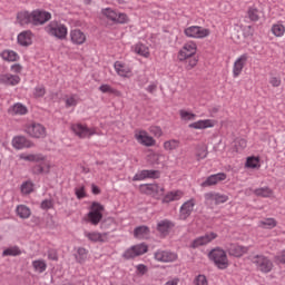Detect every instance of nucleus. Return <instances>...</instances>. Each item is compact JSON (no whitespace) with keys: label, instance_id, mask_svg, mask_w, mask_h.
I'll return each mask as SVG.
<instances>
[{"label":"nucleus","instance_id":"1","mask_svg":"<svg viewBox=\"0 0 285 285\" xmlns=\"http://www.w3.org/2000/svg\"><path fill=\"white\" fill-rule=\"evenodd\" d=\"M208 257L220 271L228 268V256L224 249L216 247L209 252Z\"/></svg>","mask_w":285,"mask_h":285},{"label":"nucleus","instance_id":"2","mask_svg":"<svg viewBox=\"0 0 285 285\" xmlns=\"http://www.w3.org/2000/svg\"><path fill=\"white\" fill-rule=\"evenodd\" d=\"M46 32L51 37H56V39L63 41V39L68 37V27H66V24L59 23L58 21H51L46 27Z\"/></svg>","mask_w":285,"mask_h":285},{"label":"nucleus","instance_id":"3","mask_svg":"<svg viewBox=\"0 0 285 285\" xmlns=\"http://www.w3.org/2000/svg\"><path fill=\"white\" fill-rule=\"evenodd\" d=\"M184 35L189 39H206V37L210 36V29L200 26H191L184 30Z\"/></svg>","mask_w":285,"mask_h":285},{"label":"nucleus","instance_id":"4","mask_svg":"<svg viewBox=\"0 0 285 285\" xmlns=\"http://www.w3.org/2000/svg\"><path fill=\"white\" fill-rule=\"evenodd\" d=\"M104 205L95 202L91 205V210L88 213V220L92 226L99 225V222L104 219Z\"/></svg>","mask_w":285,"mask_h":285},{"label":"nucleus","instance_id":"5","mask_svg":"<svg viewBox=\"0 0 285 285\" xmlns=\"http://www.w3.org/2000/svg\"><path fill=\"white\" fill-rule=\"evenodd\" d=\"M253 264L256 265L261 273H271L273 271V261L264 255L254 256Z\"/></svg>","mask_w":285,"mask_h":285},{"label":"nucleus","instance_id":"6","mask_svg":"<svg viewBox=\"0 0 285 285\" xmlns=\"http://www.w3.org/2000/svg\"><path fill=\"white\" fill-rule=\"evenodd\" d=\"M145 253H148V245L146 244H138L134 245L130 248H128L124 254V259H135V257H139L140 255H145Z\"/></svg>","mask_w":285,"mask_h":285},{"label":"nucleus","instance_id":"7","mask_svg":"<svg viewBox=\"0 0 285 285\" xmlns=\"http://www.w3.org/2000/svg\"><path fill=\"white\" fill-rule=\"evenodd\" d=\"M72 132L77 135L80 139H86V137L90 138L92 135H97L96 128H88L81 124H75L71 126Z\"/></svg>","mask_w":285,"mask_h":285},{"label":"nucleus","instance_id":"8","mask_svg":"<svg viewBox=\"0 0 285 285\" xmlns=\"http://www.w3.org/2000/svg\"><path fill=\"white\" fill-rule=\"evenodd\" d=\"M195 55H197V43L189 41L180 49L178 59L179 61H186V59L195 57Z\"/></svg>","mask_w":285,"mask_h":285},{"label":"nucleus","instance_id":"9","mask_svg":"<svg viewBox=\"0 0 285 285\" xmlns=\"http://www.w3.org/2000/svg\"><path fill=\"white\" fill-rule=\"evenodd\" d=\"M102 14L110 21H114V23H127L128 22V16L126 13H117V11H115L110 8L104 9Z\"/></svg>","mask_w":285,"mask_h":285},{"label":"nucleus","instance_id":"10","mask_svg":"<svg viewBox=\"0 0 285 285\" xmlns=\"http://www.w3.org/2000/svg\"><path fill=\"white\" fill-rule=\"evenodd\" d=\"M26 132L29 137L41 139L46 137V127L41 124H31L26 127Z\"/></svg>","mask_w":285,"mask_h":285},{"label":"nucleus","instance_id":"11","mask_svg":"<svg viewBox=\"0 0 285 285\" xmlns=\"http://www.w3.org/2000/svg\"><path fill=\"white\" fill-rule=\"evenodd\" d=\"M32 19H33V26H43V23H48V21L52 19V14L43 10H33Z\"/></svg>","mask_w":285,"mask_h":285},{"label":"nucleus","instance_id":"12","mask_svg":"<svg viewBox=\"0 0 285 285\" xmlns=\"http://www.w3.org/2000/svg\"><path fill=\"white\" fill-rule=\"evenodd\" d=\"M154 257L157 262H163V263L177 262V254L169 250L158 249L154 254Z\"/></svg>","mask_w":285,"mask_h":285},{"label":"nucleus","instance_id":"13","mask_svg":"<svg viewBox=\"0 0 285 285\" xmlns=\"http://www.w3.org/2000/svg\"><path fill=\"white\" fill-rule=\"evenodd\" d=\"M193 210H195V198H191L181 205L179 218L186 220L190 215H193Z\"/></svg>","mask_w":285,"mask_h":285},{"label":"nucleus","instance_id":"14","mask_svg":"<svg viewBox=\"0 0 285 285\" xmlns=\"http://www.w3.org/2000/svg\"><path fill=\"white\" fill-rule=\"evenodd\" d=\"M159 175H161L159 170L144 169L134 176V181H141L144 179H159Z\"/></svg>","mask_w":285,"mask_h":285},{"label":"nucleus","instance_id":"15","mask_svg":"<svg viewBox=\"0 0 285 285\" xmlns=\"http://www.w3.org/2000/svg\"><path fill=\"white\" fill-rule=\"evenodd\" d=\"M32 175H49L50 174V161L45 156V159L35 165L31 168Z\"/></svg>","mask_w":285,"mask_h":285},{"label":"nucleus","instance_id":"16","mask_svg":"<svg viewBox=\"0 0 285 285\" xmlns=\"http://www.w3.org/2000/svg\"><path fill=\"white\" fill-rule=\"evenodd\" d=\"M224 180H226V174L218 173L207 177L206 180L200 184V186L202 188H208L210 186H217L219 181H224Z\"/></svg>","mask_w":285,"mask_h":285},{"label":"nucleus","instance_id":"17","mask_svg":"<svg viewBox=\"0 0 285 285\" xmlns=\"http://www.w3.org/2000/svg\"><path fill=\"white\" fill-rule=\"evenodd\" d=\"M175 228V223L168 219L158 222L156 230L160 234V237H168L170 235V229Z\"/></svg>","mask_w":285,"mask_h":285},{"label":"nucleus","instance_id":"18","mask_svg":"<svg viewBox=\"0 0 285 285\" xmlns=\"http://www.w3.org/2000/svg\"><path fill=\"white\" fill-rule=\"evenodd\" d=\"M140 189L146 195L157 197V195H164V187H159L157 184H145L140 186Z\"/></svg>","mask_w":285,"mask_h":285},{"label":"nucleus","instance_id":"19","mask_svg":"<svg viewBox=\"0 0 285 285\" xmlns=\"http://www.w3.org/2000/svg\"><path fill=\"white\" fill-rule=\"evenodd\" d=\"M213 239H217V235L215 233L205 234L193 240L191 248H199V246H206V244H210Z\"/></svg>","mask_w":285,"mask_h":285},{"label":"nucleus","instance_id":"20","mask_svg":"<svg viewBox=\"0 0 285 285\" xmlns=\"http://www.w3.org/2000/svg\"><path fill=\"white\" fill-rule=\"evenodd\" d=\"M227 253L232 257H242L243 255H246V253H248V247L237 244H229L227 245Z\"/></svg>","mask_w":285,"mask_h":285},{"label":"nucleus","instance_id":"21","mask_svg":"<svg viewBox=\"0 0 285 285\" xmlns=\"http://www.w3.org/2000/svg\"><path fill=\"white\" fill-rule=\"evenodd\" d=\"M246 61H248V53L242 55L235 62L233 67L234 77H238L242 75L244 70V66H246Z\"/></svg>","mask_w":285,"mask_h":285},{"label":"nucleus","instance_id":"22","mask_svg":"<svg viewBox=\"0 0 285 285\" xmlns=\"http://www.w3.org/2000/svg\"><path fill=\"white\" fill-rule=\"evenodd\" d=\"M12 146L17 150H21L23 148H32V142L28 140V138L23 136H17L12 139Z\"/></svg>","mask_w":285,"mask_h":285},{"label":"nucleus","instance_id":"23","mask_svg":"<svg viewBox=\"0 0 285 285\" xmlns=\"http://www.w3.org/2000/svg\"><path fill=\"white\" fill-rule=\"evenodd\" d=\"M20 81H21V78L17 75H12V73L0 75V83H4V86H18Z\"/></svg>","mask_w":285,"mask_h":285},{"label":"nucleus","instance_id":"24","mask_svg":"<svg viewBox=\"0 0 285 285\" xmlns=\"http://www.w3.org/2000/svg\"><path fill=\"white\" fill-rule=\"evenodd\" d=\"M85 236L89 239V242H100L101 244L108 242V233L86 232Z\"/></svg>","mask_w":285,"mask_h":285},{"label":"nucleus","instance_id":"25","mask_svg":"<svg viewBox=\"0 0 285 285\" xmlns=\"http://www.w3.org/2000/svg\"><path fill=\"white\" fill-rule=\"evenodd\" d=\"M70 39L76 46H83L86 43V33L79 29H73L70 31Z\"/></svg>","mask_w":285,"mask_h":285},{"label":"nucleus","instance_id":"26","mask_svg":"<svg viewBox=\"0 0 285 285\" xmlns=\"http://www.w3.org/2000/svg\"><path fill=\"white\" fill-rule=\"evenodd\" d=\"M205 199L207 202H215L216 205L226 204L228 202V196L219 193H207L205 194Z\"/></svg>","mask_w":285,"mask_h":285},{"label":"nucleus","instance_id":"27","mask_svg":"<svg viewBox=\"0 0 285 285\" xmlns=\"http://www.w3.org/2000/svg\"><path fill=\"white\" fill-rule=\"evenodd\" d=\"M18 43L19 46H23L28 48V46H32V31L26 30L18 35Z\"/></svg>","mask_w":285,"mask_h":285},{"label":"nucleus","instance_id":"28","mask_svg":"<svg viewBox=\"0 0 285 285\" xmlns=\"http://www.w3.org/2000/svg\"><path fill=\"white\" fill-rule=\"evenodd\" d=\"M17 21L18 23H20V26H28L30 23L33 26L32 12H28V11L18 12Z\"/></svg>","mask_w":285,"mask_h":285},{"label":"nucleus","instance_id":"29","mask_svg":"<svg viewBox=\"0 0 285 285\" xmlns=\"http://www.w3.org/2000/svg\"><path fill=\"white\" fill-rule=\"evenodd\" d=\"M134 236L137 239H148L150 237V228L146 225L138 226L134 229Z\"/></svg>","mask_w":285,"mask_h":285},{"label":"nucleus","instance_id":"30","mask_svg":"<svg viewBox=\"0 0 285 285\" xmlns=\"http://www.w3.org/2000/svg\"><path fill=\"white\" fill-rule=\"evenodd\" d=\"M215 126V120L206 119L198 120L189 125V128H194L195 130H204L206 128H213Z\"/></svg>","mask_w":285,"mask_h":285},{"label":"nucleus","instance_id":"31","mask_svg":"<svg viewBox=\"0 0 285 285\" xmlns=\"http://www.w3.org/2000/svg\"><path fill=\"white\" fill-rule=\"evenodd\" d=\"M136 139L139 144H141L142 146H155V139L150 136H148V134H146V131H141L138 135H136Z\"/></svg>","mask_w":285,"mask_h":285},{"label":"nucleus","instance_id":"32","mask_svg":"<svg viewBox=\"0 0 285 285\" xmlns=\"http://www.w3.org/2000/svg\"><path fill=\"white\" fill-rule=\"evenodd\" d=\"M9 115H27L28 108L23 106L21 102L14 104L8 110Z\"/></svg>","mask_w":285,"mask_h":285},{"label":"nucleus","instance_id":"33","mask_svg":"<svg viewBox=\"0 0 285 285\" xmlns=\"http://www.w3.org/2000/svg\"><path fill=\"white\" fill-rule=\"evenodd\" d=\"M20 159H23L24 161H35L36 164H39L46 159V156H43V154H21Z\"/></svg>","mask_w":285,"mask_h":285},{"label":"nucleus","instance_id":"34","mask_svg":"<svg viewBox=\"0 0 285 285\" xmlns=\"http://www.w3.org/2000/svg\"><path fill=\"white\" fill-rule=\"evenodd\" d=\"M184 193L180 190L177 191H170L163 198V204H170V202H178V199H181Z\"/></svg>","mask_w":285,"mask_h":285},{"label":"nucleus","instance_id":"35","mask_svg":"<svg viewBox=\"0 0 285 285\" xmlns=\"http://www.w3.org/2000/svg\"><path fill=\"white\" fill-rule=\"evenodd\" d=\"M115 70L117 72V75H119V77H128V75H130V68H128L126 65L116 61L115 62Z\"/></svg>","mask_w":285,"mask_h":285},{"label":"nucleus","instance_id":"36","mask_svg":"<svg viewBox=\"0 0 285 285\" xmlns=\"http://www.w3.org/2000/svg\"><path fill=\"white\" fill-rule=\"evenodd\" d=\"M4 61H19V55L12 50H4L0 53Z\"/></svg>","mask_w":285,"mask_h":285},{"label":"nucleus","instance_id":"37","mask_svg":"<svg viewBox=\"0 0 285 285\" xmlns=\"http://www.w3.org/2000/svg\"><path fill=\"white\" fill-rule=\"evenodd\" d=\"M206 157H208V147L206 145H198L196 147L197 161H202V159H206Z\"/></svg>","mask_w":285,"mask_h":285},{"label":"nucleus","instance_id":"38","mask_svg":"<svg viewBox=\"0 0 285 285\" xmlns=\"http://www.w3.org/2000/svg\"><path fill=\"white\" fill-rule=\"evenodd\" d=\"M17 215L20 216L21 219H28V217L32 215V212L30 210V207L26 205H19L17 207Z\"/></svg>","mask_w":285,"mask_h":285},{"label":"nucleus","instance_id":"39","mask_svg":"<svg viewBox=\"0 0 285 285\" xmlns=\"http://www.w3.org/2000/svg\"><path fill=\"white\" fill-rule=\"evenodd\" d=\"M135 52L136 55H140V57H146V58L150 57V51L148 47H146V45L144 43H137L135 46Z\"/></svg>","mask_w":285,"mask_h":285},{"label":"nucleus","instance_id":"40","mask_svg":"<svg viewBox=\"0 0 285 285\" xmlns=\"http://www.w3.org/2000/svg\"><path fill=\"white\" fill-rule=\"evenodd\" d=\"M100 92H108L109 95H115V97H121V91L112 88L110 85H101L99 87Z\"/></svg>","mask_w":285,"mask_h":285},{"label":"nucleus","instance_id":"41","mask_svg":"<svg viewBox=\"0 0 285 285\" xmlns=\"http://www.w3.org/2000/svg\"><path fill=\"white\" fill-rule=\"evenodd\" d=\"M75 257L79 264H83V262H86V259H88V250L83 247H79L77 249V254L75 255Z\"/></svg>","mask_w":285,"mask_h":285},{"label":"nucleus","instance_id":"42","mask_svg":"<svg viewBox=\"0 0 285 285\" xmlns=\"http://www.w3.org/2000/svg\"><path fill=\"white\" fill-rule=\"evenodd\" d=\"M256 197H271L273 195V189L269 187H261L254 190Z\"/></svg>","mask_w":285,"mask_h":285},{"label":"nucleus","instance_id":"43","mask_svg":"<svg viewBox=\"0 0 285 285\" xmlns=\"http://www.w3.org/2000/svg\"><path fill=\"white\" fill-rule=\"evenodd\" d=\"M17 255H21V249L19 247H9L2 252L3 257H17Z\"/></svg>","mask_w":285,"mask_h":285},{"label":"nucleus","instance_id":"44","mask_svg":"<svg viewBox=\"0 0 285 285\" xmlns=\"http://www.w3.org/2000/svg\"><path fill=\"white\" fill-rule=\"evenodd\" d=\"M32 266L37 273H45V271L48 268V264H46V261H33Z\"/></svg>","mask_w":285,"mask_h":285},{"label":"nucleus","instance_id":"45","mask_svg":"<svg viewBox=\"0 0 285 285\" xmlns=\"http://www.w3.org/2000/svg\"><path fill=\"white\" fill-rule=\"evenodd\" d=\"M247 16L250 21H259V9L257 7H249Z\"/></svg>","mask_w":285,"mask_h":285},{"label":"nucleus","instance_id":"46","mask_svg":"<svg viewBox=\"0 0 285 285\" xmlns=\"http://www.w3.org/2000/svg\"><path fill=\"white\" fill-rule=\"evenodd\" d=\"M165 150H177L179 148V140L171 139L164 142Z\"/></svg>","mask_w":285,"mask_h":285},{"label":"nucleus","instance_id":"47","mask_svg":"<svg viewBox=\"0 0 285 285\" xmlns=\"http://www.w3.org/2000/svg\"><path fill=\"white\" fill-rule=\"evenodd\" d=\"M259 224L263 228H275V226H277V222L275 220V218H267L265 220H261Z\"/></svg>","mask_w":285,"mask_h":285},{"label":"nucleus","instance_id":"48","mask_svg":"<svg viewBox=\"0 0 285 285\" xmlns=\"http://www.w3.org/2000/svg\"><path fill=\"white\" fill-rule=\"evenodd\" d=\"M185 61L187 62L186 70H193V68H195V66H197L199 59H197V57H195V56H191V57L187 58Z\"/></svg>","mask_w":285,"mask_h":285},{"label":"nucleus","instance_id":"49","mask_svg":"<svg viewBox=\"0 0 285 285\" xmlns=\"http://www.w3.org/2000/svg\"><path fill=\"white\" fill-rule=\"evenodd\" d=\"M101 228H104L105 230H108V228L115 229V218L109 217L102 220Z\"/></svg>","mask_w":285,"mask_h":285},{"label":"nucleus","instance_id":"50","mask_svg":"<svg viewBox=\"0 0 285 285\" xmlns=\"http://www.w3.org/2000/svg\"><path fill=\"white\" fill-rule=\"evenodd\" d=\"M179 114L181 119H184L185 121H195V117H197V115L188 112L186 110H180Z\"/></svg>","mask_w":285,"mask_h":285},{"label":"nucleus","instance_id":"51","mask_svg":"<svg viewBox=\"0 0 285 285\" xmlns=\"http://www.w3.org/2000/svg\"><path fill=\"white\" fill-rule=\"evenodd\" d=\"M272 32L275 37H282L285 32V28L282 24H274L272 27Z\"/></svg>","mask_w":285,"mask_h":285},{"label":"nucleus","instance_id":"52","mask_svg":"<svg viewBox=\"0 0 285 285\" xmlns=\"http://www.w3.org/2000/svg\"><path fill=\"white\" fill-rule=\"evenodd\" d=\"M33 185L30 181H26L21 185V193L23 195H30L32 193Z\"/></svg>","mask_w":285,"mask_h":285},{"label":"nucleus","instance_id":"53","mask_svg":"<svg viewBox=\"0 0 285 285\" xmlns=\"http://www.w3.org/2000/svg\"><path fill=\"white\" fill-rule=\"evenodd\" d=\"M246 166L247 168H257V166H259V159L249 157L247 158Z\"/></svg>","mask_w":285,"mask_h":285},{"label":"nucleus","instance_id":"54","mask_svg":"<svg viewBox=\"0 0 285 285\" xmlns=\"http://www.w3.org/2000/svg\"><path fill=\"white\" fill-rule=\"evenodd\" d=\"M45 95H46V87L38 86L35 88L33 97H36V99H39V97H43Z\"/></svg>","mask_w":285,"mask_h":285},{"label":"nucleus","instance_id":"55","mask_svg":"<svg viewBox=\"0 0 285 285\" xmlns=\"http://www.w3.org/2000/svg\"><path fill=\"white\" fill-rule=\"evenodd\" d=\"M194 285H208V279L205 275L200 274L194 279Z\"/></svg>","mask_w":285,"mask_h":285},{"label":"nucleus","instance_id":"56","mask_svg":"<svg viewBox=\"0 0 285 285\" xmlns=\"http://www.w3.org/2000/svg\"><path fill=\"white\" fill-rule=\"evenodd\" d=\"M77 104H79V101L75 95L66 99V108H72V106H77Z\"/></svg>","mask_w":285,"mask_h":285},{"label":"nucleus","instance_id":"57","mask_svg":"<svg viewBox=\"0 0 285 285\" xmlns=\"http://www.w3.org/2000/svg\"><path fill=\"white\" fill-rule=\"evenodd\" d=\"M246 146H247V142H246V139H244V138L237 139L235 141V147H236L237 151L244 150V148H246Z\"/></svg>","mask_w":285,"mask_h":285},{"label":"nucleus","instance_id":"58","mask_svg":"<svg viewBox=\"0 0 285 285\" xmlns=\"http://www.w3.org/2000/svg\"><path fill=\"white\" fill-rule=\"evenodd\" d=\"M53 204L51 199H45L41 202L40 208H42V210H50V208H52Z\"/></svg>","mask_w":285,"mask_h":285},{"label":"nucleus","instance_id":"59","mask_svg":"<svg viewBox=\"0 0 285 285\" xmlns=\"http://www.w3.org/2000/svg\"><path fill=\"white\" fill-rule=\"evenodd\" d=\"M151 135H154L155 137H161V135H164V132L161 131V128L158 126H153L149 128Z\"/></svg>","mask_w":285,"mask_h":285},{"label":"nucleus","instance_id":"60","mask_svg":"<svg viewBox=\"0 0 285 285\" xmlns=\"http://www.w3.org/2000/svg\"><path fill=\"white\" fill-rule=\"evenodd\" d=\"M75 193H76L77 199H83V197H86V188L85 187L76 188Z\"/></svg>","mask_w":285,"mask_h":285},{"label":"nucleus","instance_id":"61","mask_svg":"<svg viewBox=\"0 0 285 285\" xmlns=\"http://www.w3.org/2000/svg\"><path fill=\"white\" fill-rule=\"evenodd\" d=\"M269 82L274 88H279V86L282 85V80H279L277 77L271 78Z\"/></svg>","mask_w":285,"mask_h":285},{"label":"nucleus","instance_id":"62","mask_svg":"<svg viewBox=\"0 0 285 285\" xmlns=\"http://www.w3.org/2000/svg\"><path fill=\"white\" fill-rule=\"evenodd\" d=\"M48 259H51L52 262H57V259H59V256H57V252L49 250L48 252Z\"/></svg>","mask_w":285,"mask_h":285},{"label":"nucleus","instance_id":"63","mask_svg":"<svg viewBox=\"0 0 285 285\" xmlns=\"http://www.w3.org/2000/svg\"><path fill=\"white\" fill-rule=\"evenodd\" d=\"M11 70H12V72L19 73V72H21V70H23V67H21V65H19V63H16V65L11 66Z\"/></svg>","mask_w":285,"mask_h":285},{"label":"nucleus","instance_id":"64","mask_svg":"<svg viewBox=\"0 0 285 285\" xmlns=\"http://www.w3.org/2000/svg\"><path fill=\"white\" fill-rule=\"evenodd\" d=\"M147 92H150V95H153L154 92H156L157 90V85L156 83H151L147 87Z\"/></svg>","mask_w":285,"mask_h":285}]
</instances>
